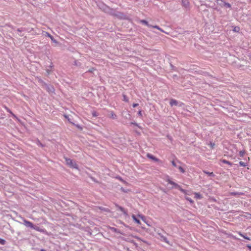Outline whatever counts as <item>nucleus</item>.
Returning <instances> with one entry per match:
<instances>
[{
	"mask_svg": "<svg viewBox=\"0 0 251 251\" xmlns=\"http://www.w3.org/2000/svg\"><path fill=\"white\" fill-rule=\"evenodd\" d=\"M23 221L24 225L27 227H30V228H33L35 230L39 232H46V231L45 230L41 229L40 227L34 226V225L31 222L28 221L26 220H24Z\"/></svg>",
	"mask_w": 251,
	"mask_h": 251,
	"instance_id": "obj_1",
	"label": "nucleus"
},
{
	"mask_svg": "<svg viewBox=\"0 0 251 251\" xmlns=\"http://www.w3.org/2000/svg\"><path fill=\"white\" fill-rule=\"evenodd\" d=\"M65 160L66 163V164L69 166L70 167L74 168L75 169H78V166L76 164V162L74 161L73 160L68 158L67 157H65Z\"/></svg>",
	"mask_w": 251,
	"mask_h": 251,
	"instance_id": "obj_2",
	"label": "nucleus"
},
{
	"mask_svg": "<svg viewBox=\"0 0 251 251\" xmlns=\"http://www.w3.org/2000/svg\"><path fill=\"white\" fill-rule=\"evenodd\" d=\"M216 2L218 4L220 5L222 7L226 6L228 8H230L231 6L230 3L225 2L222 0H217Z\"/></svg>",
	"mask_w": 251,
	"mask_h": 251,
	"instance_id": "obj_3",
	"label": "nucleus"
},
{
	"mask_svg": "<svg viewBox=\"0 0 251 251\" xmlns=\"http://www.w3.org/2000/svg\"><path fill=\"white\" fill-rule=\"evenodd\" d=\"M167 182H168L169 184L173 185L175 188H176L177 189H179V187H180V185H178L177 184H176V183H175V182L172 181L171 179H170L169 178L167 180H166Z\"/></svg>",
	"mask_w": 251,
	"mask_h": 251,
	"instance_id": "obj_4",
	"label": "nucleus"
},
{
	"mask_svg": "<svg viewBox=\"0 0 251 251\" xmlns=\"http://www.w3.org/2000/svg\"><path fill=\"white\" fill-rule=\"evenodd\" d=\"M182 4L185 8H188L189 6V2L188 0H182Z\"/></svg>",
	"mask_w": 251,
	"mask_h": 251,
	"instance_id": "obj_5",
	"label": "nucleus"
},
{
	"mask_svg": "<svg viewBox=\"0 0 251 251\" xmlns=\"http://www.w3.org/2000/svg\"><path fill=\"white\" fill-rule=\"evenodd\" d=\"M147 156L150 158V159H151L156 162H158L159 161V159L156 158L155 157H154V156H153L152 155L150 154V153H148L147 155Z\"/></svg>",
	"mask_w": 251,
	"mask_h": 251,
	"instance_id": "obj_6",
	"label": "nucleus"
},
{
	"mask_svg": "<svg viewBox=\"0 0 251 251\" xmlns=\"http://www.w3.org/2000/svg\"><path fill=\"white\" fill-rule=\"evenodd\" d=\"M194 194L195 195V198H196L197 199H202V197L200 193H197V192H195Z\"/></svg>",
	"mask_w": 251,
	"mask_h": 251,
	"instance_id": "obj_7",
	"label": "nucleus"
},
{
	"mask_svg": "<svg viewBox=\"0 0 251 251\" xmlns=\"http://www.w3.org/2000/svg\"><path fill=\"white\" fill-rule=\"evenodd\" d=\"M170 104L171 106L177 105V101L175 100L171 99L170 101Z\"/></svg>",
	"mask_w": 251,
	"mask_h": 251,
	"instance_id": "obj_8",
	"label": "nucleus"
},
{
	"mask_svg": "<svg viewBox=\"0 0 251 251\" xmlns=\"http://www.w3.org/2000/svg\"><path fill=\"white\" fill-rule=\"evenodd\" d=\"M110 118L112 119H115L117 118L116 115L114 113L113 111L110 112Z\"/></svg>",
	"mask_w": 251,
	"mask_h": 251,
	"instance_id": "obj_9",
	"label": "nucleus"
},
{
	"mask_svg": "<svg viewBox=\"0 0 251 251\" xmlns=\"http://www.w3.org/2000/svg\"><path fill=\"white\" fill-rule=\"evenodd\" d=\"M132 219H133V220L138 224L139 225H140L141 224V222L139 220H138L135 216V215H132Z\"/></svg>",
	"mask_w": 251,
	"mask_h": 251,
	"instance_id": "obj_10",
	"label": "nucleus"
},
{
	"mask_svg": "<svg viewBox=\"0 0 251 251\" xmlns=\"http://www.w3.org/2000/svg\"><path fill=\"white\" fill-rule=\"evenodd\" d=\"M140 22L142 24H145V25H147L149 27L151 26V25H149L148 22L145 20H141L140 21Z\"/></svg>",
	"mask_w": 251,
	"mask_h": 251,
	"instance_id": "obj_11",
	"label": "nucleus"
},
{
	"mask_svg": "<svg viewBox=\"0 0 251 251\" xmlns=\"http://www.w3.org/2000/svg\"><path fill=\"white\" fill-rule=\"evenodd\" d=\"M221 161L222 162H223V163H224V164H228V165H229L230 166H232V163H231L230 162H229V161H227V160H226V159H222V160H221Z\"/></svg>",
	"mask_w": 251,
	"mask_h": 251,
	"instance_id": "obj_12",
	"label": "nucleus"
},
{
	"mask_svg": "<svg viewBox=\"0 0 251 251\" xmlns=\"http://www.w3.org/2000/svg\"><path fill=\"white\" fill-rule=\"evenodd\" d=\"M46 34L49 37H50V39L52 41H53L54 43H57V41L55 40H54L53 36L52 35H51L50 33L46 32Z\"/></svg>",
	"mask_w": 251,
	"mask_h": 251,
	"instance_id": "obj_13",
	"label": "nucleus"
},
{
	"mask_svg": "<svg viewBox=\"0 0 251 251\" xmlns=\"http://www.w3.org/2000/svg\"><path fill=\"white\" fill-rule=\"evenodd\" d=\"M151 27H152V28H156V29H157L158 30H160V31H161L162 32H165V31L162 28H160L157 25H151Z\"/></svg>",
	"mask_w": 251,
	"mask_h": 251,
	"instance_id": "obj_14",
	"label": "nucleus"
},
{
	"mask_svg": "<svg viewBox=\"0 0 251 251\" xmlns=\"http://www.w3.org/2000/svg\"><path fill=\"white\" fill-rule=\"evenodd\" d=\"M203 172L204 174H207V175H208L209 176H215L213 172H207L206 171H203Z\"/></svg>",
	"mask_w": 251,
	"mask_h": 251,
	"instance_id": "obj_15",
	"label": "nucleus"
},
{
	"mask_svg": "<svg viewBox=\"0 0 251 251\" xmlns=\"http://www.w3.org/2000/svg\"><path fill=\"white\" fill-rule=\"evenodd\" d=\"M246 153L245 150H242L239 152V155L241 157H243Z\"/></svg>",
	"mask_w": 251,
	"mask_h": 251,
	"instance_id": "obj_16",
	"label": "nucleus"
},
{
	"mask_svg": "<svg viewBox=\"0 0 251 251\" xmlns=\"http://www.w3.org/2000/svg\"><path fill=\"white\" fill-rule=\"evenodd\" d=\"M238 234L242 237H243V238H244L245 239H246L248 240H250L251 239L249 238V237H246L245 236V235H244L241 232H238Z\"/></svg>",
	"mask_w": 251,
	"mask_h": 251,
	"instance_id": "obj_17",
	"label": "nucleus"
},
{
	"mask_svg": "<svg viewBox=\"0 0 251 251\" xmlns=\"http://www.w3.org/2000/svg\"><path fill=\"white\" fill-rule=\"evenodd\" d=\"M181 192H182L183 193H184L185 195H187V191L182 189L181 188V187L180 186L179 187V188L178 189Z\"/></svg>",
	"mask_w": 251,
	"mask_h": 251,
	"instance_id": "obj_18",
	"label": "nucleus"
},
{
	"mask_svg": "<svg viewBox=\"0 0 251 251\" xmlns=\"http://www.w3.org/2000/svg\"><path fill=\"white\" fill-rule=\"evenodd\" d=\"M181 192H182L183 193H184L185 195H187V191L182 189L181 188V187L180 186L179 187V188L178 189Z\"/></svg>",
	"mask_w": 251,
	"mask_h": 251,
	"instance_id": "obj_19",
	"label": "nucleus"
},
{
	"mask_svg": "<svg viewBox=\"0 0 251 251\" xmlns=\"http://www.w3.org/2000/svg\"><path fill=\"white\" fill-rule=\"evenodd\" d=\"M138 217L140 218L144 222H146V218L144 216L141 215H138Z\"/></svg>",
	"mask_w": 251,
	"mask_h": 251,
	"instance_id": "obj_20",
	"label": "nucleus"
},
{
	"mask_svg": "<svg viewBox=\"0 0 251 251\" xmlns=\"http://www.w3.org/2000/svg\"><path fill=\"white\" fill-rule=\"evenodd\" d=\"M118 208H119V209L120 210V211H121L122 212H123L125 214L126 213V210H125V209L123 207H122L121 206H118Z\"/></svg>",
	"mask_w": 251,
	"mask_h": 251,
	"instance_id": "obj_21",
	"label": "nucleus"
},
{
	"mask_svg": "<svg viewBox=\"0 0 251 251\" xmlns=\"http://www.w3.org/2000/svg\"><path fill=\"white\" fill-rule=\"evenodd\" d=\"M185 199L191 203H194V201L190 198L189 197H185Z\"/></svg>",
	"mask_w": 251,
	"mask_h": 251,
	"instance_id": "obj_22",
	"label": "nucleus"
},
{
	"mask_svg": "<svg viewBox=\"0 0 251 251\" xmlns=\"http://www.w3.org/2000/svg\"><path fill=\"white\" fill-rule=\"evenodd\" d=\"M5 242L4 239L0 238V244L3 245L5 244Z\"/></svg>",
	"mask_w": 251,
	"mask_h": 251,
	"instance_id": "obj_23",
	"label": "nucleus"
},
{
	"mask_svg": "<svg viewBox=\"0 0 251 251\" xmlns=\"http://www.w3.org/2000/svg\"><path fill=\"white\" fill-rule=\"evenodd\" d=\"M123 98H124L123 100L124 101H126V102L128 101V99L127 98V97L125 95H123Z\"/></svg>",
	"mask_w": 251,
	"mask_h": 251,
	"instance_id": "obj_24",
	"label": "nucleus"
},
{
	"mask_svg": "<svg viewBox=\"0 0 251 251\" xmlns=\"http://www.w3.org/2000/svg\"><path fill=\"white\" fill-rule=\"evenodd\" d=\"M239 164L241 166H243V167L246 166V164L245 163H244V162H243V161H240L239 162Z\"/></svg>",
	"mask_w": 251,
	"mask_h": 251,
	"instance_id": "obj_25",
	"label": "nucleus"
},
{
	"mask_svg": "<svg viewBox=\"0 0 251 251\" xmlns=\"http://www.w3.org/2000/svg\"><path fill=\"white\" fill-rule=\"evenodd\" d=\"M178 169H179V171H180L181 173H184L185 172V170H184V169H183L182 167H181V166H179V167H178Z\"/></svg>",
	"mask_w": 251,
	"mask_h": 251,
	"instance_id": "obj_26",
	"label": "nucleus"
},
{
	"mask_svg": "<svg viewBox=\"0 0 251 251\" xmlns=\"http://www.w3.org/2000/svg\"><path fill=\"white\" fill-rule=\"evenodd\" d=\"M92 115L93 117H97L98 115L97 114V112L94 111L92 113Z\"/></svg>",
	"mask_w": 251,
	"mask_h": 251,
	"instance_id": "obj_27",
	"label": "nucleus"
},
{
	"mask_svg": "<svg viewBox=\"0 0 251 251\" xmlns=\"http://www.w3.org/2000/svg\"><path fill=\"white\" fill-rule=\"evenodd\" d=\"M210 145L211 148L212 149H213V148H214V147L215 146V144L214 143H210Z\"/></svg>",
	"mask_w": 251,
	"mask_h": 251,
	"instance_id": "obj_28",
	"label": "nucleus"
},
{
	"mask_svg": "<svg viewBox=\"0 0 251 251\" xmlns=\"http://www.w3.org/2000/svg\"><path fill=\"white\" fill-rule=\"evenodd\" d=\"M172 164L173 166H174V167H176V163L174 161H172Z\"/></svg>",
	"mask_w": 251,
	"mask_h": 251,
	"instance_id": "obj_29",
	"label": "nucleus"
},
{
	"mask_svg": "<svg viewBox=\"0 0 251 251\" xmlns=\"http://www.w3.org/2000/svg\"><path fill=\"white\" fill-rule=\"evenodd\" d=\"M138 105V103H133L132 106L133 107H136V106H137Z\"/></svg>",
	"mask_w": 251,
	"mask_h": 251,
	"instance_id": "obj_30",
	"label": "nucleus"
},
{
	"mask_svg": "<svg viewBox=\"0 0 251 251\" xmlns=\"http://www.w3.org/2000/svg\"><path fill=\"white\" fill-rule=\"evenodd\" d=\"M138 115L140 116H142V111L141 110H140L139 112H138Z\"/></svg>",
	"mask_w": 251,
	"mask_h": 251,
	"instance_id": "obj_31",
	"label": "nucleus"
},
{
	"mask_svg": "<svg viewBox=\"0 0 251 251\" xmlns=\"http://www.w3.org/2000/svg\"><path fill=\"white\" fill-rule=\"evenodd\" d=\"M6 108V110L9 112V113L12 114V112L10 111V110L9 109H8L7 107H5Z\"/></svg>",
	"mask_w": 251,
	"mask_h": 251,
	"instance_id": "obj_32",
	"label": "nucleus"
},
{
	"mask_svg": "<svg viewBox=\"0 0 251 251\" xmlns=\"http://www.w3.org/2000/svg\"><path fill=\"white\" fill-rule=\"evenodd\" d=\"M94 70H95L94 68H92L91 69L89 70L88 72H92Z\"/></svg>",
	"mask_w": 251,
	"mask_h": 251,
	"instance_id": "obj_33",
	"label": "nucleus"
},
{
	"mask_svg": "<svg viewBox=\"0 0 251 251\" xmlns=\"http://www.w3.org/2000/svg\"><path fill=\"white\" fill-rule=\"evenodd\" d=\"M237 28L238 29H239V27H235L234 28V31H237Z\"/></svg>",
	"mask_w": 251,
	"mask_h": 251,
	"instance_id": "obj_34",
	"label": "nucleus"
},
{
	"mask_svg": "<svg viewBox=\"0 0 251 251\" xmlns=\"http://www.w3.org/2000/svg\"><path fill=\"white\" fill-rule=\"evenodd\" d=\"M247 247H248L249 249H250V250H251V246L248 245V246H247Z\"/></svg>",
	"mask_w": 251,
	"mask_h": 251,
	"instance_id": "obj_35",
	"label": "nucleus"
}]
</instances>
